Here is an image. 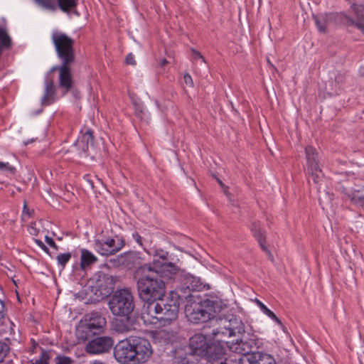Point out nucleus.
Here are the masks:
<instances>
[{"label": "nucleus", "instance_id": "1", "mask_svg": "<svg viewBox=\"0 0 364 364\" xmlns=\"http://www.w3.org/2000/svg\"><path fill=\"white\" fill-rule=\"evenodd\" d=\"M134 279L139 298L144 302L150 303L165 295V282L159 278L156 270L149 264L139 266L134 272Z\"/></svg>", "mask_w": 364, "mask_h": 364}, {"label": "nucleus", "instance_id": "2", "mask_svg": "<svg viewBox=\"0 0 364 364\" xmlns=\"http://www.w3.org/2000/svg\"><path fill=\"white\" fill-rule=\"evenodd\" d=\"M179 301L174 298L173 292H172L171 298L161 297V299L144 304L142 317L152 323L159 322L163 326L170 325L178 317Z\"/></svg>", "mask_w": 364, "mask_h": 364}, {"label": "nucleus", "instance_id": "3", "mask_svg": "<svg viewBox=\"0 0 364 364\" xmlns=\"http://www.w3.org/2000/svg\"><path fill=\"white\" fill-rule=\"evenodd\" d=\"M203 333H196L189 339L188 345L178 347L173 352V362L176 364H198L200 358L205 355L209 343L208 338L214 339L211 330L207 326L203 328Z\"/></svg>", "mask_w": 364, "mask_h": 364}, {"label": "nucleus", "instance_id": "4", "mask_svg": "<svg viewBox=\"0 0 364 364\" xmlns=\"http://www.w3.org/2000/svg\"><path fill=\"white\" fill-rule=\"evenodd\" d=\"M211 336L214 340L228 343L226 338L245 333V326L242 320L233 315L219 317L210 321Z\"/></svg>", "mask_w": 364, "mask_h": 364}, {"label": "nucleus", "instance_id": "5", "mask_svg": "<svg viewBox=\"0 0 364 364\" xmlns=\"http://www.w3.org/2000/svg\"><path fill=\"white\" fill-rule=\"evenodd\" d=\"M185 306V314L188 320L193 323H204L203 326H207V330H212L210 321L216 319V301L210 299H205L200 302L188 301Z\"/></svg>", "mask_w": 364, "mask_h": 364}, {"label": "nucleus", "instance_id": "6", "mask_svg": "<svg viewBox=\"0 0 364 364\" xmlns=\"http://www.w3.org/2000/svg\"><path fill=\"white\" fill-rule=\"evenodd\" d=\"M55 49L62 63L59 66L53 67L50 71L58 70L59 87L65 94L73 86L70 65L75 60L74 50L73 47H55Z\"/></svg>", "mask_w": 364, "mask_h": 364}, {"label": "nucleus", "instance_id": "7", "mask_svg": "<svg viewBox=\"0 0 364 364\" xmlns=\"http://www.w3.org/2000/svg\"><path fill=\"white\" fill-rule=\"evenodd\" d=\"M106 319L97 311L86 314L76 328L75 334L78 341H85L95 335L101 333L106 326Z\"/></svg>", "mask_w": 364, "mask_h": 364}, {"label": "nucleus", "instance_id": "8", "mask_svg": "<svg viewBox=\"0 0 364 364\" xmlns=\"http://www.w3.org/2000/svg\"><path fill=\"white\" fill-rule=\"evenodd\" d=\"M108 306L113 315L131 314L134 309L133 295L127 289L117 290L109 298Z\"/></svg>", "mask_w": 364, "mask_h": 364}, {"label": "nucleus", "instance_id": "9", "mask_svg": "<svg viewBox=\"0 0 364 364\" xmlns=\"http://www.w3.org/2000/svg\"><path fill=\"white\" fill-rule=\"evenodd\" d=\"M179 284L173 292L178 300L191 301L193 298L192 292L203 289V283L199 277L188 273H181L178 277Z\"/></svg>", "mask_w": 364, "mask_h": 364}, {"label": "nucleus", "instance_id": "10", "mask_svg": "<svg viewBox=\"0 0 364 364\" xmlns=\"http://www.w3.org/2000/svg\"><path fill=\"white\" fill-rule=\"evenodd\" d=\"M209 343L203 358L207 364H239L240 355L228 354L222 342L217 341Z\"/></svg>", "mask_w": 364, "mask_h": 364}, {"label": "nucleus", "instance_id": "11", "mask_svg": "<svg viewBox=\"0 0 364 364\" xmlns=\"http://www.w3.org/2000/svg\"><path fill=\"white\" fill-rule=\"evenodd\" d=\"M352 9L356 16V20L353 19L343 13L326 14L325 21L328 26H331L334 21L346 26H355L364 33V5H352Z\"/></svg>", "mask_w": 364, "mask_h": 364}, {"label": "nucleus", "instance_id": "12", "mask_svg": "<svg viewBox=\"0 0 364 364\" xmlns=\"http://www.w3.org/2000/svg\"><path fill=\"white\" fill-rule=\"evenodd\" d=\"M116 280V277L99 272L90 281V284L88 288L96 296V299H102L112 293Z\"/></svg>", "mask_w": 364, "mask_h": 364}, {"label": "nucleus", "instance_id": "13", "mask_svg": "<svg viewBox=\"0 0 364 364\" xmlns=\"http://www.w3.org/2000/svg\"><path fill=\"white\" fill-rule=\"evenodd\" d=\"M129 338L133 349V355L136 358V364L146 362L153 353L149 341L146 338L140 336H130Z\"/></svg>", "mask_w": 364, "mask_h": 364}, {"label": "nucleus", "instance_id": "14", "mask_svg": "<svg viewBox=\"0 0 364 364\" xmlns=\"http://www.w3.org/2000/svg\"><path fill=\"white\" fill-rule=\"evenodd\" d=\"M133 353L129 337L120 341L114 347V356L120 363L136 364V358Z\"/></svg>", "mask_w": 364, "mask_h": 364}, {"label": "nucleus", "instance_id": "15", "mask_svg": "<svg viewBox=\"0 0 364 364\" xmlns=\"http://www.w3.org/2000/svg\"><path fill=\"white\" fill-rule=\"evenodd\" d=\"M124 245L123 240L117 237H108L106 239L96 240L95 247L96 251L104 256L114 255L119 252Z\"/></svg>", "mask_w": 364, "mask_h": 364}, {"label": "nucleus", "instance_id": "16", "mask_svg": "<svg viewBox=\"0 0 364 364\" xmlns=\"http://www.w3.org/2000/svg\"><path fill=\"white\" fill-rule=\"evenodd\" d=\"M114 345V340L109 336H97L89 341L85 346V350L92 355L109 352Z\"/></svg>", "mask_w": 364, "mask_h": 364}, {"label": "nucleus", "instance_id": "17", "mask_svg": "<svg viewBox=\"0 0 364 364\" xmlns=\"http://www.w3.org/2000/svg\"><path fill=\"white\" fill-rule=\"evenodd\" d=\"M43 9L54 11L58 7L63 12L69 13L76 9L78 0H33Z\"/></svg>", "mask_w": 364, "mask_h": 364}, {"label": "nucleus", "instance_id": "18", "mask_svg": "<svg viewBox=\"0 0 364 364\" xmlns=\"http://www.w3.org/2000/svg\"><path fill=\"white\" fill-rule=\"evenodd\" d=\"M306 157V173L309 183L312 181L314 185L318 183V154L316 149L307 146L305 149Z\"/></svg>", "mask_w": 364, "mask_h": 364}, {"label": "nucleus", "instance_id": "19", "mask_svg": "<svg viewBox=\"0 0 364 364\" xmlns=\"http://www.w3.org/2000/svg\"><path fill=\"white\" fill-rule=\"evenodd\" d=\"M151 268L156 270L159 278L163 279L166 282V281L174 278L175 275L178 274L179 268L174 263L161 262L159 259H154L152 263H148Z\"/></svg>", "mask_w": 364, "mask_h": 364}, {"label": "nucleus", "instance_id": "20", "mask_svg": "<svg viewBox=\"0 0 364 364\" xmlns=\"http://www.w3.org/2000/svg\"><path fill=\"white\" fill-rule=\"evenodd\" d=\"M257 343L255 339H251L242 336V338H237L235 342L232 341L230 346V350L232 351L230 354H238L243 357H248L252 353L253 349L256 348Z\"/></svg>", "mask_w": 364, "mask_h": 364}, {"label": "nucleus", "instance_id": "21", "mask_svg": "<svg viewBox=\"0 0 364 364\" xmlns=\"http://www.w3.org/2000/svg\"><path fill=\"white\" fill-rule=\"evenodd\" d=\"M239 364H277L274 358L262 351H255L248 357H240Z\"/></svg>", "mask_w": 364, "mask_h": 364}, {"label": "nucleus", "instance_id": "22", "mask_svg": "<svg viewBox=\"0 0 364 364\" xmlns=\"http://www.w3.org/2000/svg\"><path fill=\"white\" fill-rule=\"evenodd\" d=\"M120 316V318H116L113 323L115 331L124 333L135 329L136 319L131 316V314Z\"/></svg>", "mask_w": 364, "mask_h": 364}, {"label": "nucleus", "instance_id": "23", "mask_svg": "<svg viewBox=\"0 0 364 364\" xmlns=\"http://www.w3.org/2000/svg\"><path fill=\"white\" fill-rule=\"evenodd\" d=\"M342 192L353 204L360 205L364 203V186L358 188H343Z\"/></svg>", "mask_w": 364, "mask_h": 364}, {"label": "nucleus", "instance_id": "24", "mask_svg": "<svg viewBox=\"0 0 364 364\" xmlns=\"http://www.w3.org/2000/svg\"><path fill=\"white\" fill-rule=\"evenodd\" d=\"M44 93L41 102L43 106H48L54 102L55 100V88L53 81L46 78L44 81Z\"/></svg>", "mask_w": 364, "mask_h": 364}, {"label": "nucleus", "instance_id": "25", "mask_svg": "<svg viewBox=\"0 0 364 364\" xmlns=\"http://www.w3.org/2000/svg\"><path fill=\"white\" fill-rule=\"evenodd\" d=\"M119 261L128 268H132L141 264V257L139 252L131 251L121 255Z\"/></svg>", "mask_w": 364, "mask_h": 364}, {"label": "nucleus", "instance_id": "26", "mask_svg": "<svg viewBox=\"0 0 364 364\" xmlns=\"http://www.w3.org/2000/svg\"><path fill=\"white\" fill-rule=\"evenodd\" d=\"M251 230L253 232L254 236L256 237L258 242L259 243L261 248L269 255V257L270 258L272 257V255L270 251L264 245L265 237H264L263 233L262 232L261 228H260V223L259 222L253 223L252 225Z\"/></svg>", "mask_w": 364, "mask_h": 364}, {"label": "nucleus", "instance_id": "27", "mask_svg": "<svg viewBox=\"0 0 364 364\" xmlns=\"http://www.w3.org/2000/svg\"><path fill=\"white\" fill-rule=\"evenodd\" d=\"M80 253V268L82 270H85L97 261V257L86 249H82Z\"/></svg>", "mask_w": 364, "mask_h": 364}, {"label": "nucleus", "instance_id": "28", "mask_svg": "<svg viewBox=\"0 0 364 364\" xmlns=\"http://www.w3.org/2000/svg\"><path fill=\"white\" fill-rule=\"evenodd\" d=\"M93 139L92 132L89 129L77 140V144L84 152H88L90 148H93Z\"/></svg>", "mask_w": 364, "mask_h": 364}, {"label": "nucleus", "instance_id": "29", "mask_svg": "<svg viewBox=\"0 0 364 364\" xmlns=\"http://www.w3.org/2000/svg\"><path fill=\"white\" fill-rule=\"evenodd\" d=\"M52 40L54 46H73L74 43L71 38L60 31L53 33Z\"/></svg>", "mask_w": 364, "mask_h": 364}, {"label": "nucleus", "instance_id": "30", "mask_svg": "<svg viewBox=\"0 0 364 364\" xmlns=\"http://www.w3.org/2000/svg\"><path fill=\"white\" fill-rule=\"evenodd\" d=\"M255 303L258 305L260 309L262 311L264 314H265L267 316L275 321L279 325L282 326V321L280 319L275 315V314L269 310L262 302H261L258 299L255 300Z\"/></svg>", "mask_w": 364, "mask_h": 364}, {"label": "nucleus", "instance_id": "31", "mask_svg": "<svg viewBox=\"0 0 364 364\" xmlns=\"http://www.w3.org/2000/svg\"><path fill=\"white\" fill-rule=\"evenodd\" d=\"M0 46H11V39L6 29L0 26Z\"/></svg>", "mask_w": 364, "mask_h": 364}, {"label": "nucleus", "instance_id": "32", "mask_svg": "<svg viewBox=\"0 0 364 364\" xmlns=\"http://www.w3.org/2000/svg\"><path fill=\"white\" fill-rule=\"evenodd\" d=\"M71 253L70 252H66V253H61L57 255L56 259L58 264L62 267V269H64L66 264L69 262V260L71 258Z\"/></svg>", "mask_w": 364, "mask_h": 364}, {"label": "nucleus", "instance_id": "33", "mask_svg": "<svg viewBox=\"0 0 364 364\" xmlns=\"http://www.w3.org/2000/svg\"><path fill=\"white\" fill-rule=\"evenodd\" d=\"M49 356L46 350H42L38 359L36 360L32 364H48Z\"/></svg>", "mask_w": 364, "mask_h": 364}, {"label": "nucleus", "instance_id": "34", "mask_svg": "<svg viewBox=\"0 0 364 364\" xmlns=\"http://www.w3.org/2000/svg\"><path fill=\"white\" fill-rule=\"evenodd\" d=\"M9 350V346L4 342H0V363L3 362Z\"/></svg>", "mask_w": 364, "mask_h": 364}, {"label": "nucleus", "instance_id": "35", "mask_svg": "<svg viewBox=\"0 0 364 364\" xmlns=\"http://www.w3.org/2000/svg\"><path fill=\"white\" fill-rule=\"evenodd\" d=\"M0 170L7 171L11 173H14L16 171V168L13 166H11L9 163L0 161Z\"/></svg>", "mask_w": 364, "mask_h": 364}, {"label": "nucleus", "instance_id": "36", "mask_svg": "<svg viewBox=\"0 0 364 364\" xmlns=\"http://www.w3.org/2000/svg\"><path fill=\"white\" fill-rule=\"evenodd\" d=\"M56 364H71L72 360L66 356H58L56 358Z\"/></svg>", "mask_w": 364, "mask_h": 364}, {"label": "nucleus", "instance_id": "37", "mask_svg": "<svg viewBox=\"0 0 364 364\" xmlns=\"http://www.w3.org/2000/svg\"><path fill=\"white\" fill-rule=\"evenodd\" d=\"M6 314V309L4 302L0 299V322L4 318Z\"/></svg>", "mask_w": 364, "mask_h": 364}, {"label": "nucleus", "instance_id": "38", "mask_svg": "<svg viewBox=\"0 0 364 364\" xmlns=\"http://www.w3.org/2000/svg\"><path fill=\"white\" fill-rule=\"evenodd\" d=\"M125 63L127 65H136V61L134 60V56L132 53H129L125 58Z\"/></svg>", "mask_w": 364, "mask_h": 364}, {"label": "nucleus", "instance_id": "39", "mask_svg": "<svg viewBox=\"0 0 364 364\" xmlns=\"http://www.w3.org/2000/svg\"><path fill=\"white\" fill-rule=\"evenodd\" d=\"M45 240H46V242L48 243V245L49 246H50L51 247L54 248L56 250H58V245L55 244V242H54V240L51 237H50L48 236H46L45 237Z\"/></svg>", "mask_w": 364, "mask_h": 364}, {"label": "nucleus", "instance_id": "40", "mask_svg": "<svg viewBox=\"0 0 364 364\" xmlns=\"http://www.w3.org/2000/svg\"><path fill=\"white\" fill-rule=\"evenodd\" d=\"M35 225H36L35 223H31V225L28 227V231H29L30 234H31L33 235H37L38 233V230L37 228H36Z\"/></svg>", "mask_w": 364, "mask_h": 364}, {"label": "nucleus", "instance_id": "41", "mask_svg": "<svg viewBox=\"0 0 364 364\" xmlns=\"http://www.w3.org/2000/svg\"><path fill=\"white\" fill-rule=\"evenodd\" d=\"M184 82L186 85L192 87L193 85V82L191 76L189 74H185L183 76Z\"/></svg>", "mask_w": 364, "mask_h": 364}, {"label": "nucleus", "instance_id": "42", "mask_svg": "<svg viewBox=\"0 0 364 364\" xmlns=\"http://www.w3.org/2000/svg\"><path fill=\"white\" fill-rule=\"evenodd\" d=\"M35 242L37 244L38 247H40L43 250H44L46 252L48 253L49 250L48 248L45 245V244L40 240L36 239Z\"/></svg>", "mask_w": 364, "mask_h": 364}, {"label": "nucleus", "instance_id": "43", "mask_svg": "<svg viewBox=\"0 0 364 364\" xmlns=\"http://www.w3.org/2000/svg\"><path fill=\"white\" fill-rule=\"evenodd\" d=\"M132 237L135 240V242H137L139 245H142V238L138 232H134L132 234Z\"/></svg>", "mask_w": 364, "mask_h": 364}, {"label": "nucleus", "instance_id": "44", "mask_svg": "<svg viewBox=\"0 0 364 364\" xmlns=\"http://www.w3.org/2000/svg\"><path fill=\"white\" fill-rule=\"evenodd\" d=\"M192 53L193 55V57L196 60V59H201L203 62H205V60L203 57V55H201V53L198 51L197 50L193 48L192 49Z\"/></svg>", "mask_w": 364, "mask_h": 364}, {"label": "nucleus", "instance_id": "45", "mask_svg": "<svg viewBox=\"0 0 364 364\" xmlns=\"http://www.w3.org/2000/svg\"><path fill=\"white\" fill-rule=\"evenodd\" d=\"M215 178L216 181H218V184H219V185L220 186V187L223 189L224 192H225V193H227L226 189L228 188V187H226V186H225V184L223 183V181H222L220 178H217V177H215Z\"/></svg>", "mask_w": 364, "mask_h": 364}, {"label": "nucleus", "instance_id": "46", "mask_svg": "<svg viewBox=\"0 0 364 364\" xmlns=\"http://www.w3.org/2000/svg\"><path fill=\"white\" fill-rule=\"evenodd\" d=\"M168 252H162L161 254L159 255V257L160 259H161L164 262L167 259Z\"/></svg>", "mask_w": 364, "mask_h": 364}, {"label": "nucleus", "instance_id": "47", "mask_svg": "<svg viewBox=\"0 0 364 364\" xmlns=\"http://www.w3.org/2000/svg\"><path fill=\"white\" fill-rule=\"evenodd\" d=\"M359 74L362 76H364V66L360 68Z\"/></svg>", "mask_w": 364, "mask_h": 364}, {"label": "nucleus", "instance_id": "48", "mask_svg": "<svg viewBox=\"0 0 364 364\" xmlns=\"http://www.w3.org/2000/svg\"><path fill=\"white\" fill-rule=\"evenodd\" d=\"M314 21H315L316 26L318 28V18L316 16L314 17Z\"/></svg>", "mask_w": 364, "mask_h": 364}, {"label": "nucleus", "instance_id": "49", "mask_svg": "<svg viewBox=\"0 0 364 364\" xmlns=\"http://www.w3.org/2000/svg\"><path fill=\"white\" fill-rule=\"evenodd\" d=\"M166 63H168V61L164 58L161 61V65L164 66L165 65Z\"/></svg>", "mask_w": 364, "mask_h": 364}, {"label": "nucleus", "instance_id": "50", "mask_svg": "<svg viewBox=\"0 0 364 364\" xmlns=\"http://www.w3.org/2000/svg\"><path fill=\"white\" fill-rule=\"evenodd\" d=\"M319 30H320V32H321V31H325V28H324V27H323V26L320 24Z\"/></svg>", "mask_w": 364, "mask_h": 364}, {"label": "nucleus", "instance_id": "51", "mask_svg": "<svg viewBox=\"0 0 364 364\" xmlns=\"http://www.w3.org/2000/svg\"><path fill=\"white\" fill-rule=\"evenodd\" d=\"M267 62L272 67V68H274V65L270 63L269 58H267Z\"/></svg>", "mask_w": 364, "mask_h": 364}, {"label": "nucleus", "instance_id": "52", "mask_svg": "<svg viewBox=\"0 0 364 364\" xmlns=\"http://www.w3.org/2000/svg\"><path fill=\"white\" fill-rule=\"evenodd\" d=\"M26 204H24V209H26ZM23 212H25V210H23Z\"/></svg>", "mask_w": 364, "mask_h": 364}]
</instances>
